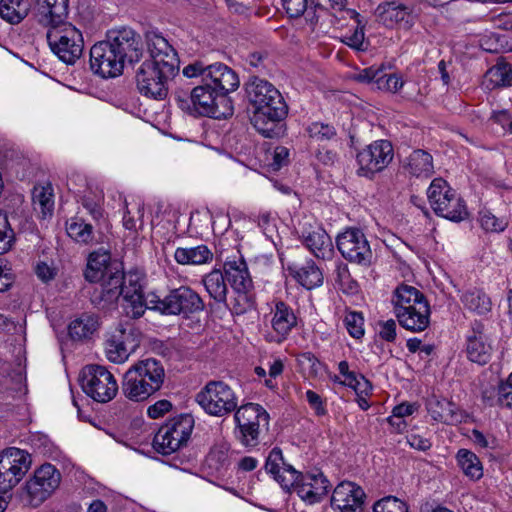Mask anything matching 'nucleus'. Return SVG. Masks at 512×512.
<instances>
[{"label":"nucleus","instance_id":"1","mask_svg":"<svg viewBox=\"0 0 512 512\" xmlns=\"http://www.w3.org/2000/svg\"><path fill=\"white\" fill-rule=\"evenodd\" d=\"M146 43L150 59L136 71L137 89L146 97L162 100L168 95L169 82L178 74V55L158 32H147Z\"/></svg>","mask_w":512,"mask_h":512},{"label":"nucleus","instance_id":"2","mask_svg":"<svg viewBox=\"0 0 512 512\" xmlns=\"http://www.w3.org/2000/svg\"><path fill=\"white\" fill-rule=\"evenodd\" d=\"M249 104L253 108L251 122L264 137L279 135V124L288 113V106L279 90L258 76H251L245 84Z\"/></svg>","mask_w":512,"mask_h":512},{"label":"nucleus","instance_id":"3","mask_svg":"<svg viewBox=\"0 0 512 512\" xmlns=\"http://www.w3.org/2000/svg\"><path fill=\"white\" fill-rule=\"evenodd\" d=\"M100 289H96L92 301L102 308L113 304L119 296L124 301V310L132 318H139L145 312L144 295L142 291V276L136 271L123 273L121 263H114L108 273L99 280Z\"/></svg>","mask_w":512,"mask_h":512},{"label":"nucleus","instance_id":"4","mask_svg":"<svg viewBox=\"0 0 512 512\" xmlns=\"http://www.w3.org/2000/svg\"><path fill=\"white\" fill-rule=\"evenodd\" d=\"M165 370L154 358L139 360L124 374L121 391L133 402H142L159 391L164 383Z\"/></svg>","mask_w":512,"mask_h":512},{"label":"nucleus","instance_id":"5","mask_svg":"<svg viewBox=\"0 0 512 512\" xmlns=\"http://www.w3.org/2000/svg\"><path fill=\"white\" fill-rule=\"evenodd\" d=\"M399 324L412 332L424 331L430 323V306L417 288L402 284L396 288L392 299Z\"/></svg>","mask_w":512,"mask_h":512},{"label":"nucleus","instance_id":"6","mask_svg":"<svg viewBox=\"0 0 512 512\" xmlns=\"http://www.w3.org/2000/svg\"><path fill=\"white\" fill-rule=\"evenodd\" d=\"M144 303L145 310H157L167 315L189 316L204 308L201 297L187 286L172 289L164 298L154 293L148 294Z\"/></svg>","mask_w":512,"mask_h":512},{"label":"nucleus","instance_id":"7","mask_svg":"<svg viewBox=\"0 0 512 512\" xmlns=\"http://www.w3.org/2000/svg\"><path fill=\"white\" fill-rule=\"evenodd\" d=\"M236 437L246 447H255L260 435L268 430L269 414L259 404L247 403L234 411Z\"/></svg>","mask_w":512,"mask_h":512},{"label":"nucleus","instance_id":"8","mask_svg":"<svg viewBox=\"0 0 512 512\" xmlns=\"http://www.w3.org/2000/svg\"><path fill=\"white\" fill-rule=\"evenodd\" d=\"M191 414H180L163 424L153 439V448L162 455H170L185 446L194 428Z\"/></svg>","mask_w":512,"mask_h":512},{"label":"nucleus","instance_id":"9","mask_svg":"<svg viewBox=\"0 0 512 512\" xmlns=\"http://www.w3.org/2000/svg\"><path fill=\"white\" fill-rule=\"evenodd\" d=\"M46 37L51 51L64 63L74 64L82 56L83 36L71 23L65 21L49 28Z\"/></svg>","mask_w":512,"mask_h":512},{"label":"nucleus","instance_id":"10","mask_svg":"<svg viewBox=\"0 0 512 512\" xmlns=\"http://www.w3.org/2000/svg\"><path fill=\"white\" fill-rule=\"evenodd\" d=\"M427 197L434 212L443 218L460 222L468 216L464 201L442 178L431 182Z\"/></svg>","mask_w":512,"mask_h":512},{"label":"nucleus","instance_id":"11","mask_svg":"<svg viewBox=\"0 0 512 512\" xmlns=\"http://www.w3.org/2000/svg\"><path fill=\"white\" fill-rule=\"evenodd\" d=\"M196 402L209 415L223 417L234 412L238 398L223 381L211 380L196 394Z\"/></svg>","mask_w":512,"mask_h":512},{"label":"nucleus","instance_id":"12","mask_svg":"<svg viewBox=\"0 0 512 512\" xmlns=\"http://www.w3.org/2000/svg\"><path fill=\"white\" fill-rule=\"evenodd\" d=\"M79 381L83 392L99 403L111 401L118 392V383L106 367L90 364L80 373Z\"/></svg>","mask_w":512,"mask_h":512},{"label":"nucleus","instance_id":"13","mask_svg":"<svg viewBox=\"0 0 512 512\" xmlns=\"http://www.w3.org/2000/svg\"><path fill=\"white\" fill-rule=\"evenodd\" d=\"M60 482L61 473L59 470L50 463L43 464L27 480L22 499L32 507H38L55 492Z\"/></svg>","mask_w":512,"mask_h":512},{"label":"nucleus","instance_id":"14","mask_svg":"<svg viewBox=\"0 0 512 512\" xmlns=\"http://www.w3.org/2000/svg\"><path fill=\"white\" fill-rule=\"evenodd\" d=\"M194 112L212 117L225 119L233 115V105L229 97L222 96L209 84L202 83L190 93Z\"/></svg>","mask_w":512,"mask_h":512},{"label":"nucleus","instance_id":"15","mask_svg":"<svg viewBox=\"0 0 512 512\" xmlns=\"http://www.w3.org/2000/svg\"><path fill=\"white\" fill-rule=\"evenodd\" d=\"M30 455L18 448L11 447L0 452V493L12 490L27 473Z\"/></svg>","mask_w":512,"mask_h":512},{"label":"nucleus","instance_id":"16","mask_svg":"<svg viewBox=\"0 0 512 512\" xmlns=\"http://www.w3.org/2000/svg\"><path fill=\"white\" fill-rule=\"evenodd\" d=\"M336 244L341 255L348 261L368 266L373 253L365 234L357 228H349L337 236Z\"/></svg>","mask_w":512,"mask_h":512},{"label":"nucleus","instance_id":"17","mask_svg":"<svg viewBox=\"0 0 512 512\" xmlns=\"http://www.w3.org/2000/svg\"><path fill=\"white\" fill-rule=\"evenodd\" d=\"M106 40L118 54L124 64L138 62L143 54L141 36L129 27L111 29L106 34Z\"/></svg>","mask_w":512,"mask_h":512},{"label":"nucleus","instance_id":"18","mask_svg":"<svg viewBox=\"0 0 512 512\" xmlns=\"http://www.w3.org/2000/svg\"><path fill=\"white\" fill-rule=\"evenodd\" d=\"M393 147L387 140H377L357 154L359 173L371 177L385 169L393 159Z\"/></svg>","mask_w":512,"mask_h":512},{"label":"nucleus","instance_id":"19","mask_svg":"<svg viewBox=\"0 0 512 512\" xmlns=\"http://www.w3.org/2000/svg\"><path fill=\"white\" fill-rule=\"evenodd\" d=\"M124 66L125 64L106 39L91 47L90 67L95 74L103 78L117 77L122 74Z\"/></svg>","mask_w":512,"mask_h":512},{"label":"nucleus","instance_id":"20","mask_svg":"<svg viewBox=\"0 0 512 512\" xmlns=\"http://www.w3.org/2000/svg\"><path fill=\"white\" fill-rule=\"evenodd\" d=\"M425 407L431 418L446 425L466 422L468 413L456 403L443 396L432 394L425 400Z\"/></svg>","mask_w":512,"mask_h":512},{"label":"nucleus","instance_id":"21","mask_svg":"<svg viewBox=\"0 0 512 512\" xmlns=\"http://www.w3.org/2000/svg\"><path fill=\"white\" fill-rule=\"evenodd\" d=\"M365 497V492L360 486L343 481L334 489L331 505L338 512H362Z\"/></svg>","mask_w":512,"mask_h":512},{"label":"nucleus","instance_id":"22","mask_svg":"<svg viewBox=\"0 0 512 512\" xmlns=\"http://www.w3.org/2000/svg\"><path fill=\"white\" fill-rule=\"evenodd\" d=\"M298 496L309 504L320 502L327 495L329 481L322 472L307 473L299 472L296 483L292 486Z\"/></svg>","mask_w":512,"mask_h":512},{"label":"nucleus","instance_id":"23","mask_svg":"<svg viewBox=\"0 0 512 512\" xmlns=\"http://www.w3.org/2000/svg\"><path fill=\"white\" fill-rule=\"evenodd\" d=\"M204 83L209 84L222 96L228 97L229 93L239 87L240 81L234 70L223 63L217 62L207 65Z\"/></svg>","mask_w":512,"mask_h":512},{"label":"nucleus","instance_id":"24","mask_svg":"<svg viewBox=\"0 0 512 512\" xmlns=\"http://www.w3.org/2000/svg\"><path fill=\"white\" fill-rule=\"evenodd\" d=\"M265 470L273 475V478L287 491L292 488L299 476V472L284 461L282 450L278 447H274L270 451L266 459Z\"/></svg>","mask_w":512,"mask_h":512},{"label":"nucleus","instance_id":"25","mask_svg":"<svg viewBox=\"0 0 512 512\" xmlns=\"http://www.w3.org/2000/svg\"><path fill=\"white\" fill-rule=\"evenodd\" d=\"M35 12L41 25L52 28L66 21L69 0H37Z\"/></svg>","mask_w":512,"mask_h":512},{"label":"nucleus","instance_id":"26","mask_svg":"<svg viewBox=\"0 0 512 512\" xmlns=\"http://www.w3.org/2000/svg\"><path fill=\"white\" fill-rule=\"evenodd\" d=\"M378 20L386 27L409 29L412 26L411 9L395 1L379 4L376 8Z\"/></svg>","mask_w":512,"mask_h":512},{"label":"nucleus","instance_id":"27","mask_svg":"<svg viewBox=\"0 0 512 512\" xmlns=\"http://www.w3.org/2000/svg\"><path fill=\"white\" fill-rule=\"evenodd\" d=\"M141 335L129 328H116L106 335V352H135L140 346Z\"/></svg>","mask_w":512,"mask_h":512},{"label":"nucleus","instance_id":"28","mask_svg":"<svg viewBox=\"0 0 512 512\" xmlns=\"http://www.w3.org/2000/svg\"><path fill=\"white\" fill-rule=\"evenodd\" d=\"M33 210L41 219L51 218L54 212V189L51 183L36 184L31 191Z\"/></svg>","mask_w":512,"mask_h":512},{"label":"nucleus","instance_id":"29","mask_svg":"<svg viewBox=\"0 0 512 512\" xmlns=\"http://www.w3.org/2000/svg\"><path fill=\"white\" fill-rule=\"evenodd\" d=\"M404 170L417 178H429L434 173L432 155L422 149H416L403 162Z\"/></svg>","mask_w":512,"mask_h":512},{"label":"nucleus","instance_id":"30","mask_svg":"<svg viewBox=\"0 0 512 512\" xmlns=\"http://www.w3.org/2000/svg\"><path fill=\"white\" fill-rule=\"evenodd\" d=\"M224 271L233 290H251L253 283L242 258L226 261Z\"/></svg>","mask_w":512,"mask_h":512},{"label":"nucleus","instance_id":"31","mask_svg":"<svg viewBox=\"0 0 512 512\" xmlns=\"http://www.w3.org/2000/svg\"><path fill=\"white\" fill-rule=\"evenodd\" d=\"M118 263L111 261L110 253L106 250L99 249L89 255L87 268L85 270V278L89 282H98L105 277L110 270L112 264Z\"/></svg>","mask_w":512,"mask_h":512},{"label":"nucleus","instance_id":"32","mask_svg":"<svg viewBox=\"0 0 512 512\" xmlns=\"http://www.w3.org/2000/svg\"><path fill=\"white\" fill-rule=\"evenodd\" d=\"M272 313V328L282 336L287 335L297 324V317L293 309L283 301L275 303Z\"/></svg>","mask_w":512,"mask_h":512},{"label":"nucleus","instance_id":"33","mask_svg":"<svg viewBox=\"0 0 512 512\" xmlns=\"http://www.w3.org/2000/svg\"><path fill=\"white\" fill-rule=\"evenodd\" d=\"M202 283L210 298L217 303H226L228 286L225 274L221 270L214 269L206 274Z\"/></svg>","mask_w":512,"mask_h":512},{"label":"nucleus","instance_id":"34","mask_svg":"<svg viewBox=\"0 0 512 512\" xmlns=\"http://www.w3.org/2000/svg\"><path fill=\"white\" fill-rule=\"evenodd\" d=\"M99 328L97 316L83 314L68 326V333L73 341L89 339Z\"/></svg>","mask_w":512,"mask_h":512},{"label":"nucleus","instance_id":"35","mask_svg":"<svg viewBox=\"0 0 512 512\" xmlns=\"http://www.w3.org/2000/svg\"><path fill=\"white\" fill-rule=\"evenodd\" d=\"M294 278L306 289L319 287L323 283V274L313 261H307L301 267H290Z\"/></svg>","mask_w":512,"mask_h":512},{"label":"nucleus","instance_id":"36","mask_svg":"<svg viewBox=\"0 0 512 512\" xmlns=\"http://www.w3.org/2000/svg\"><path fill=\"white\" fill-rule=\"evenodd\" d=\"M455 458L458 467L469 479L476 481L483 476L482 463L474 452L462 448L457 451Z\"/></svg>","mask_w":512,"mask_h":512},{"label":"nucleus","instance_id":"37","mask_svg":"<svg viewBox=\"0 0 512 512\" xmlns=\"http://www.w3.org/2000/svg\"><path fill=\"white\" fill-rule=\"evenodd\" d=\"M460 300L466 309L479 315L491 311V300L482 290L476 288L465 290L462 292Z\"/></svg>","mask_w":512,"mask_h":512},{"label":"nucleus","instance_id":"38","mask_svg":"<svg viewBox=\"0 0 512 512\" xmlns=\"http://www.w3.org/2000/svg\"><path fill=\"white\" fill-rule=\"evenodd\" d=\"M177 263L182 265H201L212 259V253L205 245L196 247H179L174 253Z\"/></svg>","mask_w":512,"mask_h":512},{"label":"nucleus","instance_id":"39","mask_svg":"<svg viewBox=\"0 0 512 512\" xmlns=\"http://www.w3.org/2000/svg\"><path fill=\"white\" fill-rule=\"evenodd\" d=\"M30 9L28 0H1L0 16L11 24L20 23L27 15Z\"/></svg>","mask_w":512,"mask_h":512},{"label":"nucleus","instance_id":"40","mask_svg":"<svg viewBox=\"0 0 512 512\" xmlns=\"http://www.w3.org/2000/svg\"><path fill=\"white\" fill-rule=\"evenodd\" d=\"M68 236L80 244H90L94 241V229L82 218L74 217L66 222Z\"/></svg>","mask_w":512,"mask_h":512},{"label":"nucleus","instance_id":"41","mask_svg":"<svg viewBox=\"0 0 512 512\" xmlns=\"http://www.w3.org/2000/svg\"><path fill=\"white\" fill-rule=\"evenodd\" d=\"M303 237L305 245L317 258H324L330 251V238L323 229L317 228L307 235L303 234Z\"/></svg>","mask_w":512,"mask_h":512},{"label":"nucleus","instance_id":"42","mask_svg":"<svg viewBox=\"0 0 512 512\" xmlns=\"http://www.w3.org/2000/svg\"><path fill=\"white\" fill-rule=\"evenodd\" d=\"M486 79L495 87H507L512 85V64L500 61L491 67L486 73Z\"/></svg>","mask_w":512,"mask_h":512},{"label":"nucleus","instance_id":"43","mask_svg":"<svg viewBox=\"0 0 512 512\" xmlns=\"http://www.w3.org/2000/svg\"><path fill=\"white\" fill-rule=\"evenodd\" d=\"M492 346L481 323H475L466 337V352H486Z\"/></svg>","mask_w":512,"mask_h":512},{"label":"nucleus","instance_id":"44","mask_svg":"<svg viewBox=\"0 0 512 512\" xmlns=\"http://www.w3.org/2000/svg\"><path fill=\"white\" fill-rule=\"evenodd\" d=\"M351 18H353L357 24L356 28L351 34L346 35L343 38V42L348 45L349 47L363 51L366 49L365 45V21H363V18L359 13H357L355 10L349 11Z\"/></svg>","mask_w":512,"mask_h":512},{"label":"nucleus","instance_id":"45","mask_svg":"<svg viewBox=\"0 0 512 512\" xmlns=\"http://www.w3.org/2000/svg\"><path fill=\"white\" fill-rule=\"evenodd\" d=\"M235 296L231 300L230 310L237 315H242L254 306L253 296L250 290H233Z\"/></svg>","mask_w":512,"mask_h":512},{"label":"nucleus","instance_id":"46","mask_svg":"<svg viewBox=\"0 0 512 512\" xmlns=\"http://www.w3.org/2000/svg\"><path fill=\"white\" fill-rule=\"evenodd\" d=\"M344 324L348 333L355 339L364 335V317L356 311L347 312L344 317Z\"/></svg>","mask_w":512,"mask_h":512},{"label":"nucleus","instance_id":"47","mask_svg":"<svg viewBox=\"0 0 512 512\" xmlns=\"http://www.w3.org/2000/svg\"><path fill=\"white\" fill-rule=\"evenodd\" d=\"M15 241V233L6 215L0 213V255L8 252Z\"/></svg>","mask_w":512,"mask_h":512},{"label":"nucleus","instance_id":"48","mask_svg":"<svg viewBox=\"0 0 512 512\" xmlns=\"http://www.w3.org/2000/svg\"><path fill=\"white\" fill-rule=\"evenodd\" d=\"M374 512H409L408 506L400 499L388 496L377 501L373 507Z\"/></svg>","mask_w":512,"mask_h":512},{"label":"nucleus","instance_id":"49","mask_svg":"<svg viewBox=\"0 0 512 512\" xmlns=\"http://www.w3.org/2000/svg\"><path fill=\"white\" fill-rule=\"evenodd\" d=\"M479 222L484 230L490 232L503 231L507 226L504 218H498L488 210H483L479 213Z\"/></svg>","mask_w":512,"mask_h":512},{"label":"nucleus","instance_id":"50","mask_svg":"<svg viewBox=\"0 0 512 512\" xmlns=\"http://www.w3.org/2000/svg\"><path fill=\"white\" fill-rule=\"evenodd\" d=\"M403 84L401 77L396 74H384L382 70L376 78V87L379 90L395 93L403 87Z\"/></svg>","mask_w":512,"mask_h":512},{"label":"nucleus","instance_id":"51","mask_svg":"<svg viewBox=\"0 0 512 512\" xmlns=\"http://www.w3.org/2000/svg\"><path fill=\"white\" fill-rule=\"evenodd\" d=\"M306 131L312 139L317 141L330 140L336 135V130L333 126L320 122L310 124Z\"/></svg>","mask_w":512,"mask_h":512},{"label":"nucleus","instance_id":"52","mask_svg":"<svg viewBox=\"0 0 512 512\" xmlns=\"http://www.w3.org/2000/svg\"><path fill=\"white\" fill-rule=\"evenodd\" d=\"M339 383L351 387L356 395H369L372 390L370 382L362 375L359 377L357 375H349L348 381H339Z\"/></svg>","mask_w":512,"mask_h":512},{"label":"nucleus","instance_id":"53","mask_svg":"<svg viewBox=\"0 0 512 512\" xmlns=\"http://www.w3.org/2000/svg\"><path fill=\"white\" fill-rule=\"evenodd\" d=\"M337 282L344 293L354 294L358 291V283L353 280L346 267H339L337 270Z\"/></svg>","mask_w":512,"mask_h":512},{"label":"nucleus","instance_id":"54","mask_svg":"<svg viewBox=\"0 0 512 512\" xmlns=\"http://www.w3.org/2000/svg\"><path fill=\"white\" fill-rule=\"evenodd\" d=\"M248 65L258 72H263L269 68L270 59L266 52L255 51L248 54L246 58Z\"/></svg>","mask_w":512,"mask_h":512},{"label":"nucleus","instance_id":"55","mask_svg":"<svg viewBox=\"0 0 512 512\" xmlns=\"http://www.w3.org/2000/svg\"><path fill=\"white\" fill-rule=\"evenodd\" d=\"M283 8L291 18H298L307 9V0H282Z\"/></svg>","mask_w":512,"mask_h":512},{"label":"nucleus","instance_id":"56","mask_svg":"<svg viewBox=\"0 0 512 512\" xmlns=\"http://www.w3.org/2000/svg\"><path fill=\"white\" fill-rule=\"evenodd\" d=\"M172 403L169 400L162 399L149 406L147 409V415L151 419H158L162 417L165 413L169 412L172 409Z\"/></svg>","mask_w":512,"mask_h":512},{"label":"nucleus","instance_id":"57","mask_svg":"<svg viewBox=\"0 0 512 512\" xmlns=\"http://www.w3.org/2000/svg\"><path fill=\"white\" fill-rule=\"evenodd\" d=\"M205 72H207V66L202 62H194L183 69V75L187 78L201 77L202 83L205 82Z\"/></svg>","mask_w":512,"mask_h":512},{"label":"nucleus","instance_id":"58","mask_svg":"<svg viewBox=\"0 0 512 512\" xmlns=\"http://www.w3.org/2000/svg\"><path fill=\"white\" fill-rule=\"evenodd\" d=\"M306 400L318 416L326 414L325 406L323 405L322 398L319 394L312 390H308L306 392Z\"/></svg>","mask_w":512,"mask_h":512},{"label":"nucleus","instance_id":"59","mask_svg":"<svg viewBox=\"0 0 512 512\" xmlns=\"http://www.w3.org/2000/svg\"><path fill=\"white\" fill-rule=\"evenodd\" d=\"M299 362L304 369L308 368L312 374H317L321 368V362L315 357L314 354H299Z\"/></svg>","mask_w":512,"mask_h":512},{"label":"nucleus","instance_id":"60","mask_svg":"<svg viewBox=\"0 0 512 512\" xmlns=\"http://www.w3.org/2000/svg\"><path fill=\"white\" fill-rule=\"evenodd\" d=\"M14 282L12 269L6 264L0 263V292H4L11 287Z\"/></svg>","mask_w":512,"mask_h":512},{"label":"nucleus","instance_id":"61","mask_svg":"<svg viewBox=\"0 0 512 512\" xmlns=\"http://www.w3.org/2000/svg\"><path fill=\"white\" fill-rule=\"evenodd\" d=\"M500 396V385L495 388H487L483 390L482 392V400L483 402L488 406H501V400L499 399Z\"/></svg>","mask_w":512,"mask_h":512},{"label":"nucleus","instance_id":"62","mask_svg":"<svg viewBox=\"0 0 512 512\" xmlns=\"http://www.w3.org/2000/svg\"><path fill=\"white\" fill-rule=\"evenodd\" d=\"M35 273L37 277L43 282H48L54 279L56 275L55 269L44 262H40L36 265Z\"/></svg>","mask_w":512,"mask_h":512},{"label":"nucleus","instance_id":"63","mask_svg":"<svg viewBox=\"0 0 512 512\" xmlns=\"http://www.w3.org/2000/svg\"><path fill=\"white\" fill-rule=\"evenodd\" d=\"M380 74V69H376L374 67H369L361 70L357 73L354 78L355 80L362 83H371L374 82L376 84V78Z\"/></svg>","mask_w":512,"mask_h":512},{"label":"nucleus","instance_id":"64","mask_svg":"<svg viewBox=\"0 0 512 512\" xmlns=\"http://www.w3.org/2000/svg\"><path fill=\"white\" fill-rule=\"evenodd\" d=\"M419 409V404L417 403H407L403 402L393 408L392 414L395 416L405 418L407 416L412 415Z\"/></svg>","mask_w":512,"mask_h":512}]
</instances>
